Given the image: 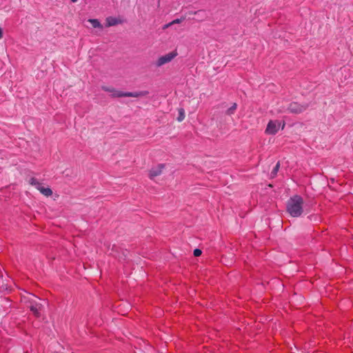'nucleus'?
Returning a JSON list of instances; mask_svg holds the SVG:
<instances>
[{
  "label": "nucleus",
  "mask_w": 353,
  "mask_h": 353,
  "mask_svg": "<svg viewBox=\"0 0 353 353\" xmlns=\"http://www.w3.org/2000/svg\"><path fill=\"white\" fill-rule=\"evenodd\" d=\"M303 199L299 195H294L287 202V212L293 217L300 216L303 212Z\"/></svg>",
  "instance_id": "1"
},
{
  "label": "nucleus",
  "mask_w": 353,
  "mask_h": 353,
  "mask_svg": "<svg viewBox=\"0 0 353 353\" xmlns=\"http://www.w3.org/2000/svg\"><path fill=\"white\" fill-rule=\"evenodd\" d=\"M40 299L34 296V295H32L29 302H30V310L33 312V314L37 316H39L40 315V311L42 310L43 308V305L41 303H39V301Z\"/></svg>",
  "instance_id": "2"
},
{
  "label": "nucleus",
  "mask_w": 353,
  "mask_h": 353,
  "mask_svg": "<svg viewBox=\"0 0 353 353\" xmlns=\"http://www.w3.org/2000/svg\"><path fill=\"white\" fill-rule=\"evenodd\" d=\"M281 123L278 120H270L265 129V133L268 134H275L279 130Z\"/></svg>",
  "instance_id": "3"
},
{
  "label": "nucleus",
  "mask_w": 353,
  "mask_h": 353,
  "mask_svg": "<svg viewBox=\"0 0 353 353\" xmlns=\"http://www.w3.org/2000/svg\"><path fill=\"white\" fill-rule=\"evenodd\" d=\"M176 55H177V53L172 52L165 55L161 56L157 61L156 65L159 67L161 66V65L171 61Z\"/></svg>",
  "instance_id": "4"
},
{
  "label": "nucleus",
  "mask_w": 353,
  "mask_h": 353,
  "mask_svg": "<svg viewBox=\"0 0 353 353\" xmlns=\"http://www.w3.org/2000/svg\"><path fill=\"white\" fill-rule=\"evenodd\" d=\"M307 107V105H301L296 102H293L289 105L288 109L292 113L299 114L305 110Z\"/></svg>",
  "instance_id": "5"
},
{
  "label": "nucleus",
  "mask_w": 353,
  "mask_h": 353,
  "mask_svg": "<svg viewBox=\"0 0 353 353\" xmlns=\"http://www.w3.org/2000/svg\"><path fill=\"white\" fill-rule=\"evenodd\" d=\"M148 93L149 92L146 90L137 92H123L121 95H123V97H139L146 96L148 94Z\"/></svg>",
  "instance_id": "6"
},
{
  "label": "nucleus",
  "mask_w": 353,
  "mask_h": 353,
  "mask_svg": "<svg viewBox=\"0 0 353 353\" xmlns=\"http://www.w3.org/2000/svg\"><path fill=\"white\" fill-rule=\"evenodd\" d=\"M102 89L104 91L110 93V95L113 97H123V95H121V94H122L123 92L117 90L112 87L103 86Z\"/></svg>",
  "instance_id": "7"
},
{
  "label": "nucleus",
  "mask_w": 353,
  "mask_h": 353,
  "mask_svg": "<svg viewBox=\"0 0 353 353\" xmlns=\"http://www.w3.org/2000/svg\"><path fill=\"white\" fill-rule=\"evenodd\" d=\"M106 21V26L110 27L114 26L117 24H120L123 23V20L120 18L114 17H108L105 19Z\"/></svg>",
  "instance_id": "8"
},
{
  "label": "nucleus",
  "mask_w": 353,
  "mask_h": 353,
  "mask_svg": "<svg viewBox=\"0 0 353 353\" xmlns=\"http://www.w3.org/2000/svg\"><path fill=\"white\" fill-rule=\"evenodd\" d=\"M163 168H164L163 164H159V165H158L157 167L152 168L150 172V179H153L154 177L160 175L162 172Z\"/></svg>",
  "instance_id": "9"
},
{
  "label": "nucleus",
  "mask_w": 353,
  "mask_h": 353,
  "mask_svg": "<svg viewBox=\"0 0 353 353\" xmlns=\"http://www.w3.org/2000/svg\"><path fill=\"white\" fill-rule=\"evenodd\" d=\"M39 192L46 196H50L52 194V191L50 188L42 187Z\"/></svg>",
  "instance_id": "10"
},
{
  "label": "nucleus",
  "mask_w": 353,
  "mask_h": 353,
  "mask_svg": "<svg viewBox=\"0 0 353 353\" xmlns=\"http://www.w3.org/2000/svg\"><path fill=\"white\" fill-rule=\"evenodd\" d=\"M237 105L236 103H234L230 108H229L227 111L226 114L228 115H232L234 113L235 110H236Z\"/></svg>",
  "instance_id": "11"
},
{
  "label": "nucleus",
  "mask_w": 353,
  "mask_h": 353,
  "mask_svg": "<svg viewBox=\"0 0 353 353\" xmlns=\"http://www.w3.org/2000/svg\"><path fill=\"white\" fill-rule=\"evenodd\" d=\"M185 118V112L183 108L179 109V116L177 117V121L181 122Z\"/></svg>",
  "instance_id": "12"
},
{
  "label": "nucleus",
  "mask_w": 353,
  "mask_h": 353,
  "mask_svg": "<svg viewBox=\"0 0 353 353\" xmlns=\"http://www.w3.org/2000/svg\"><path fill=\"white\" fill-rule=\"evenodd\" d=\"M90 23H91L94 28H102V26L97 19H90Z\"/></svg>",
  "instance_id": "13"
},
{
  "label": "nucleus",
  "mask_w": 353,
  "mask_h": 353,
  "mask_svg": "<svg viewBox=\"0 0 353 353\" xmlns=\"http://www.w3.org/2000/svg\"><path fill=\"white\" fill-rule=\"evenodd\" d=\"M279 167H280V163H279V162H278L271 172V175L272 176H274L275 175H276L277 172L279 171Z\"/></svg>",
  "instance_id": "14"
},
{
  "label": "nucleus",
  "mask_w": 353,
  "mask_h": 353,
  "mask_svg": "<svg viewBox=\"0 0 353 353\" xmlns=\"http://www.w3.org/2000/svg\"><path fill=\"white\" fill-rule=\"evenodd\" d=\"M39 182V181L34 178V177H31L29 180H28V183L31 185H33L34 186L37 183Z\"/></svg>",
  "instance_id": "15"
},
{
  "label": "nucleus",
  "mask_w": 353,
  "mask_h": 353,
  "mask_svg": "<svg viewBox=\"0 0 353 353\" xmlns=\"http://www.w3.org/2000/svg\"><path fill=\"white\" fill-rule=\"evenodd\" d=\"M193 253L195 256H199L201 254L202 252L200 249L196 248L194 250Z\"/></svg>",
  "instance_id": "16"
},
{
  "label": "nucleus",
  "mask_w": 353,
  "mask_h": 353,
  "mask_svg": "<svg viewBox=\"0 0 353 353\" xmlns=\"http://www.w3.org/2000/svg\"><path fill=\"white\" fill-rule=\"evenodd\" d=\"M34 187L39 190L40 191V190L42 188V185H41V183L39 181L35 185Z\"/></svg>",
  "instance_id": "17"
},
{
  "label": "nucleus",
  "mask_w": 353,
  "mask_h": 353,
  "mask_svg": "<svg viewBox=\"0 0 353 353\" xmlns=\"http://www.w3.org/2000/svg\"><path fill=\"white\" fill-rule=\"evenodd\" d=\"M3 37V30L2 29L0 28V39L2 38Z\"/></svg>",
  "instance_id": "18"
},
{
  "label": "nucleus",
  "mask_w": 353,
  "mask_h": 353,
  "mask_svg": "<svg viewBox=\"0 0 353 353\" xmlns=\"http://www.w3.org/2000/svg\"><path fill=\"white\" fill-rule=\"evenodd\" d=\"M179 19H176V20H174L172 23H179Z\"/></svg>",
  "instance_id": "19"
},
{
  "label": "nucleus",
  "mask_w": 353,
  "mask_h": 353,
  "mask_svg": "<svg viewBox=\"0 0 353 353\" xmlns=\"http://www.w3.org/2000/svg\"><path fill=\"white\" fill-rule=\"evenodd\" d=\"M284 127H285V123H284V122H283V124H282V127H281V128H282V129H283V128H284Z\"/></svg>",
  "instance_id": "20"
},
{
  "label": "nucleus",
  "mask_w": 353,
  "mask_h": 353,
  "mask_svg": "<svg viewBox=\"0 0 353 353\" xmlns=\"http://www.w3.org/2000/svg\"><path fill=\"white\" fill-rule=\"evenodd\" d=\"M71 1H73V2L77 1V0H71Z\"/></svg>",
  "instance_id": "21"
}]
</instances>
